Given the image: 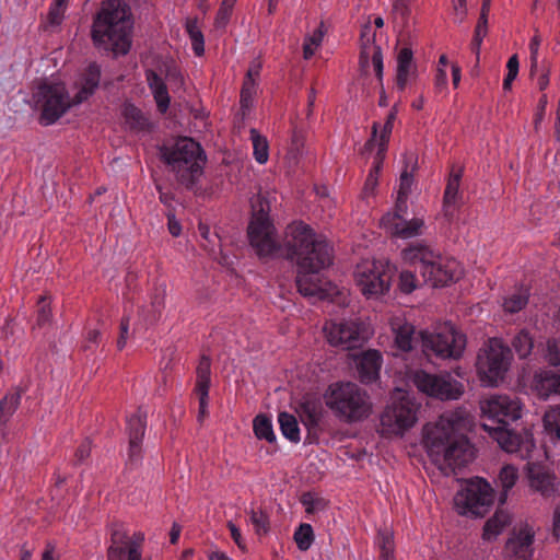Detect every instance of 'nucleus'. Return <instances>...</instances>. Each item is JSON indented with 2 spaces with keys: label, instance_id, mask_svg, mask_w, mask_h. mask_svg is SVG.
Segmentation results:
<instances>
[{
  "label": "nucleus",
  "instance_id": "0eeeda50",
  "mask_svg": "<svg viewBox=\"0 0 560 560\" xmlns=\"http://www.w3.org/2000/svg\"><path fill=\"white\" fill-rule=\"evenodd\" d=\"M512 359V350L502 338H488L476 358L475 366L479 380L488 386H498L505 380Z\"/></svg>",
  "mask_w": 560,
  "mask_h": 560
},
{
  "label": "nucleus",
  "instance_id": "7c9ffc66",
  "mask_svg": "<svg viewBox=\"0 0 560 560\" xmlns=\"http://www.w3.org/2000/svg\"><path fill=\"white\" fill-rule=\"evenodd\" d=\"M253 428L258 440H266L268 443L277 441L271 420L265 413H259L254 418Z\"/></svg>",
  "mask_w": 560,
  "mask_h": 560
},
{
  "label": "nucleus",
  "instance_id": "c85d7f7f",
  "mask_svg": "<svg viewBox=\"0 0 560 560\" xmlns=\"http://www.w3.org/2000/svg\"><path fill=\"white\" fill-rule=\"evenodd\" d=\"M305 140L304 132L294 128L291 137V143L285 154V160L290 166L299 163L300 158L304 153Z\"/></svg>",
  "mask_w": 560,
  "mask_h": 560
},
{
  "label": "nucleus",
  "instance_id": "6e6d98bb",
  "mask_svg": "<svg viewBox=\"0 0 560 560\" xmlns=\"http://www.w3.org/2000/svg\"><path fill=\"white\" fill-rule=\"evenodd\" d=\"M156 103L158 110L161 114H165L170 107L171 97L168 95L167 88H160L155 92H152Z\"/></svg>",
  "mask_w": 560,
  "mask_h": 560
},
{
  "label": "nucleus",
  "instance_id": "13d9d810",
  "mask_svg": "<svg viewBox=\"0 0 560 560\" xmlns=\"http://www.w3.org/2000/svg\"><path fill=\"white\" fill-rule=\"evenodd\" d=\"M407 168L408 163H406L405 170L400 174V185L397 192L402 196H409V194L411 192V185L413 183V174L412 172L409 173Z\"/></svg>",
  "mask_w": 560,
  "mask_h": 560
},
{
  "label": "nucleus",
  "instance_id": "603ef678",
  "mask_svg": "<svg viewBox=\"0 0 560 560\" xmlns=\"http://www.w3.org/2000/svg\"><path fill=\"white\" fill-rule=\"evenodd\" d=\"M389 139L380 137L377 143V152L374 158V165L372 168L375 170V173H380L386 156V152L388 149Z\"/></svg>",
  "mask_w": 560,
  "mask_h": 560
},
{
  "label": "nucleus",
  "instance_id": "37998d69",
  "mask_svg": "<svg viewBox=\"0 0 560 560\" xmlns=\"http://www.w3.org/2000/svg\"><path fill=\"white\" fill-rule=\"evenodd\" d=\"M381 544V558L384 560L394 559V539L393 534L387 530H378Z\"/></svg>",
  "mask_w": 560,
  "mask_h": 560
},
{
  "label": "nucleus",
  "instance_id": "7ed1b4c3",
  "mask_svg": "<svg viewBox=\"0 0 560 560\" xmlns=\"http://www.w3.org/2000/svg\"><path fill=\"white\" fill-rule=\"evenodd\" d=\"M457 421L440 417L422 430V443L433 463L445 462L455 472L475 458V448L466 434L457 429Z\"/></svg>",
  "mask_w": 560,
  "mask_h": 560
},
{
  "label": "nucleus",
  "instance_id": "cd10ccee",
  "mask_svg": "<svg viewBox=\"0 0 560 560\" xmlns=\"http://www.w3.org/2000/svg\"><path fill=\"white\" fill-rule=\"evenodd\" d=\"M510 515L506 511L498 508L494 514L487 520L482 529V539L491 540L495 538L505 526L510 524Z\"/></svg>",
  "mask_w": 560,
  "mask_h": 560
},
{
  "label": "nucleus",
  "instance_id": "bb28decb",
  "mask_svg": "<svg viewBox=\"0 0 560 560\" xmlns=\"http://www.w3.org/2000/svg\"><path fill=\"white\" fill-rule=\"evenodd\" d=\"M482 428L488 431L506 452H514L521 446V436L508 430L505 425L492 428L487 424H482Z\"/></svg>",
  "mask_w": 560,
  "mask_h": 560
},
{
  "label": "nucleus",
  "instance_id": "f03ea898",
  "mask_svg": "<svg viewBox=\"0 0 560 560\" xmlns=\"http://www.w3.org/2000/svg\"><path fill=\"white\" fill-rule=\"evenodd\" d=\"M133 14L124 0H104L91 26L93 46L114 57L126 56L132 45Z\"/></svg>",
  "mask_w": 560,
  "mask_h": 560
},
{
  "label": "nucleus",
  "instance_id": "a211bd4d",
  "mask_svg": "<svg viewBox=\"0 0 560 560\" xmlns=\"http://www.w3.org/2000/svg\"><path fill=\"white\" fill-rule=\"evenodd\" d=\"M481 409L490 418H498V422L502 427L508 425V420L515 421L521 418V407L508 396L492 397Z\"/></svg>",
  "mask_w": 560,
  "mask_h": 560
},
{
  "label": "nucleus",
  "instance_id": "79ce46f5",
  "mask_svg": "<svg viewBox=\"0 0 560 560\" xmlns=\"http://www.w3.org/2000/svg\"><path fill=\"white\" fill-rule=\"evenodd\" d=\"M499 479L502 489L511 490L518 479V471L516 467H514L513 465L503 466L500 470Z\"/></svg>",
  "mask_w": 560,
  "mask_h": 560
},
{
  "label": "nucleus",
  "instance_id": "a18cd8bd",
  "mask_svg": "<svg viewBox=\"0 0 560 560\" xmlns=\"http://www.w3.org/2000/svg\"><path fill=\"white\" fill-rule=\"evenodd\" d=\"M401 221L397 218V214L393 212L385 213L380 220V226L383 228L392 237H397Z\"/></svg>",
  "mask_w": 560,
  "mask_h": 560
},
{
  "label": "nucleus",
  "instance_id": "bf43d9fd",
  "mask_svg": "<svg viewBox=\"0 0 560 560\" xmlns=\"http://www.w3.org/2000/svg\"><path fill=\"white\" fill-rule=\"evenodd\" d=\"M397 114H398V105L395 104L390 108V110H389V113H388V115L386 117L385 124L383 126V129L381 131L380 137H382L383 139L384 138H387V139L390 138V135L393 132L394 122H395V120L397 118Z\"/></svg>",
  "mask_w": 560,
  "mask_h": 560
},
{
  "label": "nucleus",
  "instance_id": "6e6552de",
  "mask_svg": "<svg viewBox=\"0 0 560 560\" xmlns=\"http://www.w3.org/2000/svg\"><path fill=\"white\" fill-rule=\"evenodd\" d=\"M252 217L247 226V237L250 246L259 258H266L276 253L279 245L272 238L275 225L270 219V202L266 196L258 192L250 198Z\"/></svg>",
  "mask_w": 560,
  "mask_h": 560
},
{
  "label": "nucleus",
  "instance_id": "423d86ee",
  "mask_svg": "<svg viewBox=\"0 0 560 560\" xmlns=\"http://www.w3.org/2000/svg\"><path fill=\"white\" fill-rule=\"evenodd\" d=\"M327 407L346 423L368 419L373 404L366 390L352 382L336 383L325 394Z\"/></svg>",
  "mask_w": 560,
  "mask_h": 560
},
{
  "label": "nucleus",
  "instance_id": "2f4dec72",
  "mask_svg": "<svg viewBox=\"0 0 560 560\" xmlns=\"http://www.w3.org/2000/svg\"><path fill=\"white\" fill-rule=\"evenodd\" d=\"M512 346L521 360L526 359L533 351L534 338L527 329H522L512 339Z\"/></svg>",
  "mask_w": 560,
  "mask_h": 560
},
{
  "label": "nucleus",
  "instance_id": "b1692460",
  "mask_svg": "<svg viewBox=\"0 0 560 560\" xmlns=\"http://www.w3.org/2000/svg\"><path fill=\"white\" fill-rule=\"evenodd\" d=\"M121 115L131 130L136 131H152L153 125L144 113L130 102H125Z\"/></svg>",
  "mask_w": 560,
  "mask_h": 560
},
{
  "label": "nucleus",
  "instance_id": "5fc2aeb1",
  "mask_svg": "<svg viewBox=\"0 0 560 560\" xmlns=\"http://www.w3.org/2000/svg\"><path fill=\"white\" fill-rule=\"evenodd\" d=\"M547 360L551 366L560 365V343L557 339L547 341Z\"/></svg>",
  "mask_w": 560,
  "mask_h": 560
},
{
  "label": "nucleus",
  "instance_id": "dca6fc26",
  "mask_svg": "<svg viewBox=\"0 0 560 560\" xmlns=\"http://www.w3.org/2000/svg\"><path fill=\"white\" fill-rule=\"evenodd\" d=\"M526 477L530 489L539 492L544 498L558 494L557 477L548 468L539 463L529 462L525 466Z\"/></svg>",
  "mask_w": 560,
  "mask_h": 560
},
{
  "label": "nucleus",
  "instance_id": "69168bd1",
  "mask_svg": "<svg viewBox=\"0 0 560 560\" xmlns=\"http://www.w3.org/2000/svg\"><path fill=\"white\" fill-rule=\"evenodd\" d=\"M378 129H380V124L376 121L373 122L372 128H371V137L364 143L363 148L361 149L360 154L364 155V154L371 153L373 151L375 143H376Z\"/></svg>",
  "mask_w": 560,
  "mask_h": 560
},
{
  "label": "nucleus",
  "instance_id": "9d476101",
  "mask_svg": "<svg viewBox=\"0 0 560 560\" xmlns=\"http://www.w3.org/2000/svg\"><path fill=\"white\" fill-rule=\"evenodd\" d=\"M419 338L425 355L434 354L440 359H459L466 347V335L451 323H445L435 331L420 330Z\"/></svg>",
  "mask_w": 560,
  "mask_h": 560
},
{
  "label": "nucleus",
  "instance_id": "f8f14e48",
  "mask_svg": "<svg viewBox=\"0 0 560 560\" xmlns=\"http://www.w3.org/2000/svg\"><path fill=\"white\" fill-rule=\"evenodd\" d=\"M418 405L407 394L387 405L381 415V435H402L417 422Z\"/></svg>",
  "mask_w": 560,
  "mask_h": 560
},
{
  "label": "nucleus",
  "instance_id": "1a4fd4ad",
  "mask_svg": "<svg viewBox=\"0 0 560 560\" xmlns=\"http://www.w3.org/2000/svg\"><path fill=\"white\" fill-rule=\"evenodd\" d=\"M495 492L491 485L481 477H475L466 481L454 498V509L462 515L469 518L485 517L494 503Z\"/></svg>",
  "mask_w": 560,
  "mask_h": 560
},
{
  "label": "nucleus",
  "instance_id": "a878e982",
  "mask_svg": "<svg viewBox=\"0 0 560 560\" xmlns=\"http://www.w3.org/2000/svg\"><path fill=\"white\" fill-rule=\"evenodd\" d=\"M534 537V530L532 527L526 525L525 527L521 528L517 534L506 540L505 549L514 556H524L526 550L533 545Z\"/></svg>",
  "mask_w": 560,
  "mask_h": 560
},
{
  "label": "nucleus",
  "instance_id": "4c0bfd02",
  "mask_svg": "<svg viewBox=\"0 0 560 560\" xmlns=\"http://www.w3.org/2000/svg\"><path fill=\"white\" fill-rule=\"evenodd\" d=\"M293 538L301 551L308 550L314 541L313 527L307 523H302L295 530Z\"/></svg>",
  "mask_w": 560,
  "mask_h": 560
},
{
  "label": "nucleus",
  "instance_id": "6ab92c4d",
  "mask_svg": "<svg viewBox=\"0 0 560 560\" xmlns=\"http://www.w3.org/2000/svg\"><path fill=\"white\" fill-rule=\"evenodd\" d=\"M196 386L195 392L199 396V410H198V421L202 423L205 417L207 416V407H208V398H209V388H210V375H211V360L207 355H201L199 364L196 369Z\"/></svg>",
  "mask_w": 560,
  "mask_h": 560
},
{
  "label": "nucleus",
  "instance_id": "39448f33",
  "mask_svg": "<svg viewBox=\"0 0 560 560\" xmlns=\"http://www.w3.org/2000/svg\"><path fill=\"white\" fill-rule=\"evenodd\" d=\"M401 256L415 267V271L421 273L424 283L433 288L447 287L462 277L459 264L455 259H443L425 244H411L402 249Z\"/></svg>",
  "mask_w": 560,
  "mask_h": 560
},
{
  "label": "nucleus",
  "instance_id": "e433bc0d",
  "mask_svg": "<svg viewBox=\"0 0 560 560\" xmlns=\"http://www.w3.org/2000/svg\"><path fill=\"white\" fill-rule=\"evenodd\" d=\"M416 332L415 326L410 323H405L396 329L395 343L397 348L404 352L412 349L413 335Z\"/></svg>",
  "mask_w": 560,
  "mask_h": 560
},
{
  "label": "nucleus",
  "instance_id": "ddd939ff",
  "mask_svg": "<svg viewBox=\"0 0 560 560\" xmlns=\"http://www.w3.org/2000/svg\"><path fill=\"white\" fill-rule=\"evenodd\" d=\"M37 102L42 104L39 124L49 126L55 124L70 107L74 106L73 98L63 83L43 82L37 89Z\"/></svg>",
  "mask_w": 560,
  "mask_h": 560
},
{
  "label": "nucleus",
  "instance_id": "49530a36",
  "mask_svg": "<svg viewBox=\"0 0 560 560\" xmlns=\"http://www.w3.org/2000/svg\"><path fill=\"white\" fill-rule=\"evenodd\" d=\"M65 5H58L54 2L47 14V25L44 26V30H47L48 26L57 27L60 26L65 19Z\"/></svg>",
  "mask_w": 560,
  "mask_h": 560
},
{
  "label": "nucleus",
  "instance_id": "9b49d317",
  "mask_svg": "<svg viewBox=\"0 0 560 560\" xmlns=\"http://www.w3.org/2000/svg\"><path fill=\"white\" fill-rule=\"evenodd\" d=\"M412 383L419 392L441 401L458 400L465 393L464 384L455 380L451 372L433 374L417 370Z\"/></svg>",
  "mask_w": 560,
  "mask_h": 560
},
{
  "label": "nucleus",
  "instance_id": "58836bf2",
  "mask_svg": "<svg viewBox=\"0 0 560 560\" xmlns=\"http://www.w3.org/2000/svg\"><path fill=\"white\" fill-rule=\"evenodd\" d=\"M401 221V225L399 228V232L397 237L400 238H410L413 236H418L421 234V230L424 226V221L420 218H413L411 220H406L405 218Z\"/></svg>",
  "mask_w": 560,
  "mask_h": 560
},
{
  "label": "nucleus",
  "instance_id": "c756f323",
  "mask_svg": "<svg viewBox=\"0 0 560 560\" xmlns=\"http://www.w3.org/2000/svg\"><path fill=\"white\" fill-rule=\"evenodd\" d=\"M278 421L283 436L293 443H298L300 441V428L296 418L287 411H282L278 416Z\"/></svg>",
  "mask_w": 560,
  "mask_h": 560
},
{
  "label": "nucleus",
  "instance_id": "412c9836",
  "mask_svg": "<svg viewBox=\"0 0 560 560\" xmlns=\"http://www.w3.org/2000/svg\"><path fill=\"white\" fill-rule=\"evenodd\" d=\"M417 65L413 62V51L410 47H404L397 55V68L395 83L399 91H404L408 83L409 75L415 77Z\"/></svg>",
  "mask_w": 560,
  "mask_h": 560
},
{
  "label": "nucleus",
  "instance_id": "a19ab883",
  "mask_svg": "<svg viewBox=\"0 0 560 560\" xmlns=\"http://www.w3.org/2000/svg\"><path fill=\"white\" fill-rule=\"evenodd\" d=\"M542 424L548 434H552L560 428V406L551 407L544 413Z\"/></svg>",
  "mask_w": 560,
  "mask_h": 560
},
{
  "label": "nucleus",
  "instance_id": "e2e57ef3",
  "mask_svg": "<svg viewBox=\"0 0 560 560\" xmlns=\"http://www.w3.org/2000/svg\"><path fill=\"white\" fill-rule=\"evenodd\" d=\"M166 217H167L168 232L174 237L179 236L182 233V225H180L179 221L176 220L175 209L172 208L171 210H168L166 213Z\"/></svg>",
  "mask_w": 560,
  "mask_h": 560
},
{
  "label": "nucleus",
  "instance_id": "f257e3e1",
  "mask_svg": "<svg viewBox=\"0 0 560 560\" xmlns=\"http://www.w3.org/2000/svg\"><path fill=\"white\" fill-rule=\"evenodd\" d=\"M283 248L284 257L296 266L298 292L304 298L334 301L338 289L322 276V271L334 262L330 243L318 236L311 225L299 221L287 226Z\"/></svg>",
  "mask_w": 560,
  "mask_h": 560
},
{
  "label": "nucleus",
  "instance_id": "864d4df0",
  "mask_svg": "<svg viewBox=\"0 0 560 560\" xmlns=\"http://www.w3.org/2000/svg\"><path fill=\"white\" fill-rule=\"evenodd\" d=\"M389 139L380 137L377 143V152L374 158V165L372 168L375 170V173H380L386 156V152L388 149Z\"/></svg>",
  "mask_w": 560,
  "mask_h": 560
},
{
  "label": "nucleus",
  "instance_id": "de8ad7c7",
  "mask_svg": "<svg viewBox=\"0 0 560 560\" xmlns=\"http://www.w3.org/2000/svg\"><path fill=\"white\" fill-rule=\"evenodd\" d=\"M164 73L165 78L177 85L178 88H182L185 84L184 77L179 70V68L176 66V63L171 60L170 62L164 63Z\"/></svg>",
  "mask_w": 560,
  "mask_h": 560
},
{
  "label": "nucleus",
  "instance_id": "052dcab7",
  "mask_svg": "<svg viewBox=\"0 0 560 560\" xmlns=\"http://www.w3.org/2000/svg\"><path fill=\"white\" fill-rule=\"evenodd\" d=\"M231 14L232 8L220 5L214 19V26L217 28H224L230 21Z\"/></svg>",
  "mask_w": 560,
  "mask_h": 560
},
{
  "label": "nucleus",
  "instance_id": "473e14b6",
  "mask_svg": "<svg viewBox=\"0 0 560 560\" xmlns=\"http://www.w3.org/2000/svg\"><path fill=\"white\" fill-rule=\"evenodd\" d=\"M255 81L253 79V72L249 69L244 79L241 95H240V106L242 115L245 116L247 112L250 109L253 103V96L255 94Z\"/></svg>",
  "mask_w": 560,
  "mask_h": 560
},
{
  "label": "nucleus",
  "instance_id": "0e129e2a",
  "mask_svg": "<svg viewBox=\"0 0 560 560\" xmlns=\"http://www.w3.org/2000/svg\"><path fill=\"white\" fill-rule=\"evenodd\" d=\"M129 316H124L120 320L119 325V337L117 339V348L119 350H122L126 346L127 338H128V330H129Z\"/></svg>",
  "mask_w": 560,
  "mask_h": 560
},
{
  "label": "nucleus",
  "instance_id": "09e8293b",
  "mask_svg": "<svg viewBox=\"0 0 560 560\" xmlns=\"http://www.w3.org/2000/svg\"><path fill=\"white\" fill-rule=\"evenodd\" d=\"M39 308L37 311V325L39 327L48 324L51 319L50 303L48 296L42 295L38 300Z\"/></svg>",
  "mask_w": 560,
  "mask_h": 560
},
{
  "label": "nucleus",
  "instance_id": "72a5a7b5",
  "mask_svg": "<svg viewBox=\"0 0 560 560\" xmlns=\"http://www.w3.org/2000/svg\"><path fill=\"white\" fill-rule=\"evenodd\" d=\"M185 27L191 40L194 52L197 56H202L205 54V38L198 26L197 18L187 19Z\"/></svg>",
  "mask_w": 560,
  "mask_h": 560
},
{
  "label": "nucleus",
  "instance_id": "4468645a",
  "mask_svg": "<svg viewBox=\"0 0 560 560\" xmlns=\"http://www.w3.org/2000/svg\"><path fill=\"white\" fill-rule=\"evenodd\" d=\"M365 325L361 322H342L332 324L327 332V341L334 346H345L346 349H353L366 341Z\"/></svg>",
  "mask_w": 560,
  "mask_h": 560
},
{
  "label": "nucleus",
  "instance_id": "3c124183",
  "mask_svg": "<svg viewBox=\"0 0 560 560\" xmlns=\"http://www.w3.org/2000/svg\"><path fill=\"white\" fill-rule=\"evenodd\" d=\"M528 302V298L521 294H513L504 302V308L509 313H517L522 311Z\"/></svg>",
  "mask_w": 560,
  "mask_h": 560
},
{
  "label": "nucleus",
  "instance_id": "ea45409f",
  "mask_svg": "<svg viewBox=\"0 0 560 560\" xmlns=\"http://www.w3.org/2000/svg\"><path fill=\"white\" fill-rule=\"evenodd\" d=\"M488 14L480 13L477 25L475 27V35L471 45L472 50L476 52L477 56L480 52L481 43L488 34Z\"/></svg>",
  "mask_w": 560,
  "mask_h": 560
},
{
  "label": "nucleus",
  "instance_id": "5701e85b",
  "mask_svg": "<svg viewBox=\"0 0 560 560\" xmlns=\"http://www.w3.org/2000/svg\"><path fill=\"white\" fill-rule=\"evenodd\" d=\"M100 80L101 67L96 62H91L82 75L81 89L73 96V104H81L92 96L98 88Z\"/></svg>",
  "mask_w": 560,
  "mask_h": 560
},
{
  "label": "nucleus",
  "instance_id": "f704fd0d",
  "mask_svg": "<svg viewBox=\"0 0 560 560\" xmlns=\"http://www.w3.org/2000/svg\"><path fill=\"white\" fill-rule=\"evenodd\" d=\"M249 133L253 141L255 160L259 164H265L269 158V144L267 138L261 136L255 128H252Z\"/></svg>",
  "mask_w": 560,
  "mask_h": 560
},
{
  "label": "nucleus",
  "instance_id": "774afa93",
  "mask_svg": "<svg viewBox=\"0 0 560 560\" xmlns=\"http://www.w3.org/2000/svg\"><path fill=\"white\" fill-rule=\"evenodd\" d=\"M407 199H408V196H402V195L397 194V199L395 202L393 213L397 214V218L399 219V221L404 219V214L408 210Z\"/></svg>",
  "mask_w": 560,
  "mask_h": 560
},
{
  "label": "nucleus",
  "instance_id": "20e7f679",
  "mask_svg": "<svg viewBox=\"0 0 560 560\" xmlns=\"http://www.w3.org/2000/svg\"><path fill=\"white\" fill-rule=\"evenodd\" d=\"M160 160L176 174V180L196 196L202 194L200 178L207 155L200 143L188 137H179L172 145L158 147Z\"/></svg>",
  "mask_w": 560,
  "mask_h": 560
},
{
  "label": "nucleus",
  "instance_id": "393cba45",
  "mask_svg": "<svg viewBox=\"0 0 560 560\" xmlns=\"http://www.w3.org/2000/svg\"><path fill=\"white\" fill-rule=\"evenodd\" d=\"M299 415L302 423L305 427L317 425L323 416V406L320 400L310 397H304L299 405Z\"/></svg>",
  "mask_w": 560,
  "mask_h": 560
},
{
  "label": "nucleus",
  "instance_id": "680f3d73",
  "mask_svg": "<svg viewBox=\"0 0 560 560\" xmlns=\"http://www.w3.org/2000/svg\"><path fill=\"white\" fill-rule=\"evenodd\" d=\"M145 78L152 92L160 90V88H167L163 79L152 69L145 71Z\"/></svg>",
  "mask_w": 560,
  "mask_h": 560
},
{
  "label": "nucleus",
  "instance_id": "4be33fe9",
  "mask_svg": "<svg viewBox=\"0 0 560 560\" xmlns=\"http://www.w3.org/2000/svg\"><path fill=\"white\" fill-rule=\"evenodd\" d=\"M463 173L464 167H458L457 170H455V167L453 166L451 170L443 196L444 215L447 218L453 217L451 208L456 207L458 200L462 198V194L459 192V185L463 177Z\"/></svg>",
  "mask_w": 560,
  "mask_h": 560
},
{
  "label": "nucleus",
  "instance_id": "f3484780",
  "mask_svg": "<svg viewBox=\"0 0 560 560\" xmlns=\"http://www.w3.org/2000/svg\"><path fill=\"white\" fill-rule=\"evenodd\" d=\"M358 378L362 384H372L380 378L383 363L382 353L376 349H369L353 354Z\"/></svg>",
  "mask_w": 560,
  "mask_h": 560
},
{
  "label": "nucleus",
  "instance_id": "c9c22d12",
  "mask_svg": "<svg viewBox=\"0 0 560 560\" xmlns=\"http://www.w3.org/2000/svg\"><path fill=\"white\" fill-rule=\"evenodd\" d=\"M23 389L16 388L15 393L5 395L0 400V418L7 422L20 406Z\"/></svg>",
  "mask_w": 560,
  "mask_h": 560
},
{
  "label": "nucleus",
  "instance_id": "4d7b16f0",
  "mask_svg": "<svg viewBox=\"0 0 560 560\" xmlns=\"http://www.w3.org/2000/svg\"><path fill=\"white\" fill-rule=\"evenodd\" d=\"M372 63H373V67H374L375 75H376V78H377V80L380 82V85H382V83H383V69H384V65H383L382 48L378 45L374 46V51H373V55H372Z\"/></svg>",
  "mask_w": 560,
  "mask_h": 560
},
{
  "label": "nucleus",
  "instance_id": "aec40b11",
  "mask_svg": "<svg viewBox=\"0 0 560 560\" xmlns=\"http://www.w3.org/2000/svg\"><path fill=\"white\" fill-rule=\"evenodd\" d=\"M147 428V413L138 408L137 412L128 418L129 435V460L135 462L140 458L141 443Z\"/></svg>",
  "mask_w": 560,
  "mask_h": 560
},
{
  "label": "nucleus",
  "instance_id": "338daca9",
  "mask_svg": "<svg viewBox=\"0 0 560 560\" xmlns=\"http://www.w3.org/2000/svg\"><path fill=\"white\" fill-rule=\"evenodd\" d=\"M91 441L90 439H85L80 445L79 447L77 448L75 451V458H77V463L80 464L82 463L84 459H86L90 454H91Z\"/></svg>",
  "mask_w": 560,
  "mask_h": 560
},
{
  "label": "nucleus",
  "instance_id": "8fccbe9b",
  "mask_svg": "<svg viewBox=\"0 0 560 560\" xmlns=\"http://www.w3.org/2000/svg\"><path fill=\"white\" fill-rule=\"evenodd\" d=\"M250 521L256 528V532L259 533L262 529L264 534L269 532V516L268 514L260 510L256 512L255 510L250 511Z\"/></svg>",
  "mask_w": 560,
  "mask_h": 560
},
{
  "label": "nucleus",
  "instance_id": "2eb2a0df",
  "mask_svg": "<svg viewBox=\"0 0 560 560\" xmlns=\"http://www.w3.org/2000/svg\"><path fill=\"white\" fill-rule=\"evenodd\" d=\"M358 284L368 298L384 294L389 290L390 275L382 270V266H377L375 261L365 264L358 268Z\"/></svg>",
  "mask_w": 560,
  "mask_h": 560
},
{
  "label": "nucleus",
  "instance_id": "c03bdc74",
  "mask_svg": "<svg viewBox=\"0 0 560 560\" xmlns=\"http://www.w3.org/2000/svg\"><path fill=\"white\" fill-rule=\"evenodd\" d=\"M416 271L404 270L399 273L398 289L401 293L410 294L417 287Z\"/></svg>",
  "mask_w": 560,
  "mask_h": 560
}]
</instances>
